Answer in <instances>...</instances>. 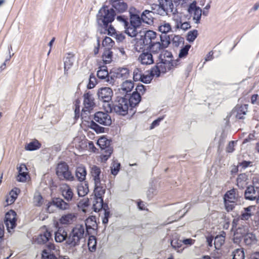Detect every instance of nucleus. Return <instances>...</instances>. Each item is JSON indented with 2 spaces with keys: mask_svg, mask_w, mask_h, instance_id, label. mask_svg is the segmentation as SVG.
Wrapping results in <instances>:
<instances>
[{
  "mask_svg": "<svg viewBox=\"0 0 259 259\" xmlns=\"http://www.w3.org/2000/svg\"><path fill=\"white\" fill-rule=\"evenodd\" d=\"M178 65V61L173 59L172 54L165 52L160 56V61L151 70L152 75L159 76L161 73H164Z\"/></svg>",
  "mask_w": 259,
  "mask_h": 259,
  "instance_id": "nucleus-1",
  "label": "nucleus"
},
{
  "mask_svg": "<svg viewBox=\"0 0 259 259\" xmlns=\"http://www.w3.org/2000/svg\"><path fill=\"white\" fill-rule=\"evenodd\" d=\"M84 234L85 230L83 225H76L69 234L66 243L71 247L78 245L80 240L83 239Z\"/></svg>",
  "mask_w": 259,
  "mask_h": 259,
  "instance_id": "nucleus-2",
  "label": "nucleus"
},
{
  "mask_svg": "<svg viewBox=\"0 0 259 259\" xmlns=\"http://www.w3.org/2000/svg\"><path fill=\"white\" fill-rule=\"evenodd\" d=\"M114 10L105 6L100 9L97 16L98 22L105 26L111 23L114 20Z\"/></svg>",
  "mask_w": 259,
  "mask_h": 259,
  "instance_id": "nucleus-3",
  "label": "nucleus"
},
{
  "mask_svg": "<svg viewBox=\"0 0 259 259\" xmlns=\"http://www.w3.org/2000/svg\"><path fill=\"white\" fill-rule=\"evenodd\" d=\"M239 198L237 192L234 189H231L226 192L224 196L223 200L225 209L227 211H231L235 208Z\"/></svg>",
  "mask_w": 259,
  "mask_h": 259,
  "instance_id": "nucleus-4",
  "label": "nucleus"
},
{
  "mask_svg": "<svg viewBox=\"0 0 259 259\" xmlns=\"http://www.w3.org/2000/svg\"><path fill=\"white\" fill-rule=\"evenodd\" d=\"M156 38V33L154 31L148 30L145 32L144 35H141L139 38L136 40V45L140 49L145 47L151 46Z\"/></svg>",
  "mask_w": 259,
  "mask_h": 259,
  "instance_id": "nucleus-5",
  "label": "nucleus"
},
{
  "mask_svg": "<svg viewBox=\"0 0 259 259\" xmlns=\"http://www.w3.org/2000/svg\"><path fill=\"white\" fill-rule=\"evenodd\" d=\"M128 104L125 97L118 96L114 103V110L117 114L125 115L128 111Z\"/></svg>",
  "mask_w": 259,
  "mask_h": 259,
  "instance_id": "nucleus-6",
  "label": "nucleus"
},
{
  "mask_svg": "<svg viewBox=\"0 0 259 259\" xmlns=\"http://www.w3.org/2000/svg\"><path fill=\"white\" fill-rule=\"evenodd\" d=\"M56 175L60 180L72 181L73 176L69 169L68 166L65 163H60L56 167Z\"/></svg>",
  "mask_w": 259,
  "mask_h": 259,
  "instance_id": "nucleus-7",
  "label": "nucleus"
},
{
  "mask_svg": "<svg viewBox=\"0 0 259 259\" xmlns=\"http://www.w3.org/2000/svg\"><path fill=\"white\" fill-rule=\"evenodd\" d=\"M245 195L246 199L259 202V180L254 181L253 185L247 188Z\"/></svg>",
  "mask_w": 259,
  "mask_h": 259,
  "instance_id": "nucleus-8",
  "label": "nucleus"
},
{
  "mask_svg": "<svg viewBox=\"0 0 259 259\" xmlns=\"http://www.w3.org/2000/svg\"><path fill=\"white\" fill-rule=\"evenodd\" d=\"M17 213L12 209L9 210L5 214L4 222L8 232H11L16 226Z\"/></svg>",
  "mask_w": 259,
  "mask_h": 259,
  "instance_id": "nucleus-9",
  "label": "nucleus"
},
{
  "mask_svg": "<svg viewBox=\"0 0 259 259\" xmlns=\"http://www.w3.org/2000/svg\"><path fill=\"white\" fill-rule=\"evenodd\" d=\"M17 169L18 170V174L16 177L17 182L25 183L30 181V177L25 164L20 163L17 166Z\"/></svg>",
  "mask_w": 259,
  "mask_h": 259,
  "instance_id": "nucleus-10",
  "label": "nucleus"
},
{
  "mask_svg": "<svg viewBox=\"0 0 259 259\" xmlns=\"http://www.w3.org/2000/svg\"><path fill=\"white\" fill-rule=\"evenodd\" d=\"M94 194L92 196V203L93 209L97 212L101 210L103 207V201L101 195L104 193L103 189H94Z\"/></svg>",
  "mask_w": 259,
  "mask_h": 259,
  "instance_id": "nucleus-11",
  "label": "nucleus"
},
{
  "mask_svg": "<svg viewBox=\"0 0 259 259\" xmlns=\"http://www.w3.org/2000/svg\"><path fill=\"white\" fill-rule=\"evenodd\" d=\"M188 12L195 23H199L202 11L201 9L196 5V2L194 1L190 4L188 8Z\"/></svg>",
  "mask_w": 259,
  "mask_h": 259,
  "instance_id": "nucleus-12",
  "label": "nucleus"
},
{
  "mask_svg": "<svg viewBox=\"0 0 259 259\" xmlns=\"http://www.w3.org/2000/svg\"><path fill=\"white\" fill-rule=\"evenodd\" d=\"M75 66V59L72 54H68L64 62V74L68 75L73 73Z\"/></svg>",
  "mask_w": 259,
  "mask_h": 259,
  "instance_id": "nucleus-13",
  "label": "nucleus"
},
{
  "mask_svg": "<svg viewBox=\"0 0 259 259\" xmlns=\"http://www.w3.org/2000/svg\"><path fill=\"white\" fill-rule=\"evenodd\" d=\"M95 105L94 99L89 93H86L83 95V106L81 109V114L89 113Z\"/></svg>",
  "mask_w": 259,
  "mask_h": 259,
  "instance_id": "nucleus-14",
  "label": "nucleus"
},
{
  "mask_svg": "<svg viewBox=\"0 0 259 259\" xmlns=\"http://www.w3.org/2000/svg\"><path fill=\"white\" fill-rule=\"evenodd\" d=\"M112 96L113 92L110 88H102L97 92L98 99L104 102H108L111 101Z\"/></svg>",
  "mask_w": 259,
  "mask_h": 259,
  "instance_id": "nucleus-15",
  "label": "nucleus"
},
{
  "mask_svg": "<svg viewBox=\"0 0 259 259\" xmlns=\"http://www.w3.org/2000/svg\"><path fill=\"white\" fill-rule=\"evenodd\" d=\"M20 190L18 188H13L5 197L4 206H8L13 204L16 200Z\"/></svg>",
  "mask_w": 259,
  "mask_h": 259,
  "instance_id": "nucleus-16",
  "label": "nucleus"
},
{
  "mask_svg": "<svg viewBox=\"0 0 259 259\" xmlns=\"http://www.w3.org/2000/svg\"><path fill=\"white\" fill-rule=\"evenodd\" d=\"M56 207L61 209H67L69 208V205L65 202L63 200L59 198H56L53 199L52 201L49 203L48 206V210L50 212H53V207Z\"/></svg>",
  "mask_w": 259,
  "mask_h": 259,
  "instance_id": "nucleus-17",
  "label": "nucleus"
},
{
  "mask_svg": "<svg viewBox=\"0 0 259 259\" xmlns=\"http://www.w3.org/2000/svg\"><path fill=\"white\" fill-rule=\"evenodd\" d=\"M94 120L97 122L105 126L111 124V119L109 115L105 112H98L94 115Z\"/></svg>",
  "mask_w": 259,
  "mask_h": 259,
  "instance_id": "nucleus-18",
  "label": "nucleus"
},
{
  "mask_svg": "<svg viewBox=\"0 0 259 259\" xmlns=\"http://www.w3.org/2000/svg\"><path fill=\"white\" fill-rule=\"evenodd\" d=\"M55 250V246L53 244L48 245L41 252V259H60L54 254V251Z\"/></svg>",
  "mask_w": 259,
  "mask_h": 259,
  "instance_id": "nucleus-19",
  "label": "nucleus"
},
{
  "mask_svg": "<svg viewBox=\"0 0 259 259\" xmlns=\"http://www.w3.org/2000/svg\"><path fill=\"white\" fill-rule=\"evenodd\" d=\"M91 175L94 182L95 189H102L100 187L101 180V170L100 168L96 166H93L91 170Z\"/></svg>",
  "mask_w": 259,
  "mask_h": 259,
  "instance_id": "nucleus-20",
  "label": "nucleus"
},
{
  "mask_svg": "<svg viewBox=\"0 0 259 259\" xmlns=\"http://www.w3.org/2000/svg\"><path fill=\"white\" fill-rule=\"evenodd\" d=\"M256 210V207L254 205H250L244 208L241 212V219L244 221L249 220L253 215H254Z\"/></svg>",
  "mask_w": 259,
  "mask_h": 259,
  "instance_id": "nucleus-21",
  "label": "nucleus"
},
{
  "mask_svg": "<svg viewBox=\"0 0 259 259\" xmlns=\"http://www.w3.org/2000/svg\"><path fill=\"white\" fill-rule=\"evenodd\" d=\"M160 8L164 13L168 15L174 12V5L172 0H158Z\"/></svg>",
  "mask_w": 259,
  "mask_h": 259,
  "instance_id": "nucleus-22",
  "label": "nucleus"
},
{
  "mask_svg": "<svg viewBox=\"0 0 259 259\" xmlns=\"http://www.w3.org/2000/svg\"><path fill=\"white\" fill-rule=\"evenodd\" d=\"M248 229L247 227H239L234 232L233 241L235 243H239L241 239L247 234Z\"/></svg>",
  "mask_w": 259,
  "mask_h": 259,
  "instance_id": "nucleus-23",
  "label": "nucleus"
},
{
  "mask_svg": "<svg viewBox=\"0 0 259 259\" xmlns=\"http://www.w3.org/2000/svg\"><path fill=\"white\" fill-rule=\"evenodd\" d=\"M130 24L135 27H139L141 24V20L138 13H136L135 9H130Z\"/></svg>",
  "mask_w": 259,
  "mask_h": 259,
  "instance_id": "nucleus-24",
  "label": "nucleus"
},
{
  "mask_svg": "<svg viewBox=\"0 0 259 259\" xmlns=\"http://www.w3.org/2000/svg\"><path fill=\"white\" fill-rule=\"evenodd\" d=\"M79 146L82 151H87L90 153H95L97 151L94 143L91 141H82Z\"/></svg>",
  "mask_w": 259,
  "mask_h": 259,
  "instance_id": "nucleus-25",
  "label": "nucleus"
},
{
  "mask_svg": "<svg viewBox=\"0 0 259 259\" xmlns=\"http://www.w3.org/2000/svg\"><path fill=\"white\" fill-rule=\"evenodd\" d=\"M134 88V83L132 81L126 80L122 82L119 89L120 93L126 95L130 93Z\"/></svg>",
  "mask_w": 259,
  "mask_h": 259,
  "instance_id": "nucleus-26",
  "label": "nucleus"
},
{
  "mask_svg": "<svg viewBox=\"0 0 259 259\" xmlns=\"http://www.w3.org/2000/svg\"><path fill=\"white\" fill-rule=\"evenodd\" d=\"M61 191L62 196L67 201H70L73 196V193L70 187L66 185L63 184L61 187Z\"/></svg>",
  "mask_w": 259,
  "mask_h": 259,
  "instance_id": "nucleus-27",
  "label": "nucleus"
},
{
  "mask_svg": "<svg viewBox=\"0 0 259 259\" xmlns=\"http://www.w3.org/2000/svg\"><path fill=\"white\" fill-rule=\"evenodd\" d=\"M76 220V217L74 214L68 213L62 215L59 219V223L61 225H69Z\"/></svg>",
  "mask_w": 259,
  "mask_h": 259,
  "instance_id": "nucleus-28",
  "label": "nucleus"
},
{
  "mask_svg": "<svg viewBox=\"0 0 259 259\" xmlns=\"http://www.w3.org/2000/svg\"><path fill=\"white\" fill-rule=\"evenodd\" d=\"M75 174L78 181L80 182L84 181L87 176L85 167L82 165L78 166L75 170Z\"/></svg>",
  "mask_w": 259,
  "mask_h": 259,
  "instance_id": "nucleus-29",
  "label": "nucleus"
},
{
  "mask_svg": "<svg viewBox=\"0 0 259 259\" xmlns=\"http://www.w3.org/2000/svg\"><path fill=\"white\" fill-rule=\"evenodd\" d=\"M97 145L102 150L112 149L110 147V141L105 137H101L97 141Z\"/></svg>",
  "mask_w": 259,
  "mask_h": 259,
  "instance_id": "nucleus-30",
  "label": "nucleus"
},
{
  "mask_svg": "<svg viewBox=\"0 0 259 259\" xmlns=\"http://www.w3.org/2000/svg\"><path fill=\"white\" fill-rule=\"evenodd\" d=\"M67 237V233L63 229H59L55 233V240L56 242L61 243L65 241Z\"/></svg>",
  "mask_w": 259,
  "mask_h": 259,
  "instance_id": "nucleus-31",
  "label": "nucleus"
},
{
  "mask_svg": "<svg viewBox=\"0 0 259 259\" xmlns=\"http://www.w3.org/2000/svg\"><path fill=\"white\" fill-rule=\"evenodd\" d=\"M141 63L144 65H150L153 63L152 55L149 53H143L139 57Z\"/></svg>",
  "mask_w": 259,
  "mask_h": 259,
  "instance_id": "nucleus-32",
  "label": "nucleus"
},
{
  "mask_svg": "<svg viewBox=\"0 0 259 259\" xmlns=\"http://www.w3.org/2000/svg\"><path fill=\"white\" fill-rule=\"evenodd\" d=\"M41 144L37 140H33L26 144L24 146V149L26 151H33L40 149Z\"/></svg>",
  "mask_w": 259,
  "mask_h": 259,
  "instance_id": "nucleus-33",
  "label": "nucleus"
},
{
  "mask_svg": "<svg viewBox=\"0 0 259 259\" xmlns=\"http://www.w3.org/2000/svg\"><path fill=\"white\" fill-rule=\"evenodd\" d=\"M141 95L137 92H134L129 98V103L131 106L135 107L141 101Z\"/></svg>",
  "mask_w": 259,
  "mask_h": 259,
  "instance_id": "nucleus-34",
  "label": "nucleus"
},
{
  "mask_svg": "<svg viewBox=\"0 0 259 259\" xmlns=\"http://www.w3.org/2000/svg\"><path fill=\"white\" fill-rule=\"evenodd\" d=\"M77 191L78 196H84L89 191L88 184L85 182L80 183L77 186Z\"/></svg>",
  "mask_w": 259,
  "mask_h": 259,
  "instance_id": "nucleus-35",
  "label": "nucleus"
},
{
  "mask_svg": "<svg viewBox=\"0 0 259 259\" xmlns=\"http://www.w3.org/2000/svg\"><path fill=\"white\" fill-rule=\"evenodd\" d=\"M153 12L149 10H145L142 15L143 21L147 24H150L153 22Z\"/></svg>",
  "mask_w": 259,
  "mask_h": 259,
  "instance_id": "nucleus-36",
  "label": "nucleus"
},
{
  "mask_svg": "<svg viewBox=\"0 0 259 259\" xmlns=\"http://www.w3.org/2000/svg\"><path fill=\"white\" fill-rule=\"evenodd\" d=\"M51 237V233L48 231H46L43 233L39 235L37 238V241L39 243L45 244L49 241Z\"/></svg>",
  "mask_w": 259,
  "mask_h": 259,
  "instance_id": "nucleus-37",
  "label": "nucleus"
},
{
  "mask_svg": "<svg viewBox=\"0 0 259 259\" xmlns=\"http://www.w3.org/2000/svg\"><path fill=\"white\" fill-rule=\"evenodd\" d=\"M113 7L118 13H123L127 9V5L123 2L112 4Z\"/></svg>",
  "mask_w": 259,
  "mask_h": 259,
  "instance_id": "nucleus-38",
  "label": "nucleus"
},
{
  "mask_svg": "<svg viewBox=\"0 0 259 259\" xmlns=\"http://www.w3.org/2000/svg\"><path fill=\"white\" fill-rule=\"evenodd\" d=\"M225 235L223 233L220 235L217 236L214 240V245L216 249H219L225 242Z\"/></svg>",
  "mask_w": 259,
  "mask_h": 259,
  "instance_id": "nucleus-39",
  "label": "nucleus"
},
{
  "mask_svg": "<svg viewBox=\"0 0 259 259\" xmlns=\"http://www.w3.org/2000/svg\"><path fill=\"white\" fill-rule=\"evenodd\" d=\"M232 259H245V252L243 248H237L232 252Z\"/></svg>",
  "mask_w": 259,
  "mask_h": 259,
  "instance_id": "nucleus-40",
  "label": "nucleus"
},
{
  "mask_svg": "<svg viewBox=\"0 0 259 259\" xmlns=\"http://www.w3.org/2000/svg\"><path fill=\"white\" fill-rule=\"evenodd\" d=\"M124 28L125 29V32L131 37H135L138 34L137 29L138 27H135L130 24V25H127V26L124 27Z\"/></svg>",
  "mask_w": 259,
  "mask_h": 259,
  "instance_id": "nucleus-41",
  "label": "nucleus"
},
{
  "mask_svg": "<svg viewBox=\"0 0 259 259\" xmlns=\"http://www.w3.org/2000/svg\"><path fill=\"white\" fill-rule=\"evenodd\" d=\"M88 246L90 251L93 252L95 251L97 246V240L93 236H90L88 239Z\"/></svg>",
  "mask_w": 259,
  "mask_h": 259,
  "instance_id": "nucleus-42",
  "label": "nucleus"
},
{
  "mask_svg": "<svg viewBox=\"0 0 259 259\" xmlns=\"http://www.w3.org/2000/svg\"><path fill=\"white\" fill-rule=\"evenodd\" d=\"M247 112V107L246 106H241L236 109V116L239 119L242 118Z\"/></svg>",
  "mask_w": 259,
  "mask_h": 259,
  "instance_id": "nucleus-43",
  "label": "nucleus"
},
{
  "mask_svg": "<svg viewBox=\"0 0 259 259\" xmlns=\"http://www.w3.org/2000/svg\"><path fill=\"white\" fill-rule=\"evenodd\" d=\"M32 203L34 205L37 206H39L42 204V198L39 193L37 192L34 194L32 199Z\"/></svg>",
  "mask_w": 259,
  "mask_h": 259,
  "instance_id": "nucleus-44",
  "label": "nucleus"
},
{
  "mask_svg": "<svg viewBox=\"0 0 259 259\" xmlns=\"http://www.w3.org/2000/svg\"><path fill=\"white\" fill-rule=\"evenodd\" d=\"M171 30V27L169 23L163 22L158 27V30L162 33H167Z\"/></svg>",
  "mask_w": 259,
  "mask_h": 259,
  "instance_id": "nucleus-45",
  "label": "nucleus"
},
{
  "mask_svg": "<svg viewBox=\"0 0 259 259\" xmlns=\"http://www.w3.org/2000/svg\"><path fill=\"white\" fill-rule=\"evenodd\" d=\"M97 76L101 79H104L108 76V72L106 67H101L97 71Z\"/></svg>",
  "mask_w": 259,
  "mask_h": 259,
  "instance_id": "nucleus-46",
  "label": "nucleus"
},
{
  "mask_svg": "<svg viewBox=\"0 0 259 259\" xmlns=\"http://www.w3.org/2000/svg\"><path fill=\"white\" fill-rule=\"evenodd\" d=\"M244 241L247 245H251L256 241V238L254 235L252 233H248L245 236Z\"/></svg>",
  "mask_w": 259,
  "mask_h": 259,
  "instance_id": "nucleus-47",
  "label": "nucleus"
},
{
  "mask_svg": "<svg viewBox=\"0 0 259 259\" xmlns=\"http://www.w3.org/2000/svg\"><path fill=\"white\" fill-rule=\"evenodd\" d=\"M112 149H108L100 154V159L101 162L106 161L111 156L112 153Z\"/></svg>",
  "mask_w": 259,
  "mask_h": 259,
  "instance_id": "nucleus-48",
  "label": "nucleus"
},
{
  "mask_svg": "<svg viewBox=\"0 0 259 259\" xmlns=\"http://www.w3.org/2000/svg\"><path fill=\"white\" fill-rule=\"evenodd\" d=\"M102 58L105 63L110 62L112 59V52L109 50H106L103 54Z\"/></svg>",
  "mask_w": 259,
  "mask_h": 259,
  "instance_id": "nucleus-49",
  "label": "nucleus"
},
{
  "mask_svg": "<svg viewBox=\"0 0 259 259\" xmlns=\"http://www.w3.org/2000/svg\"><path fill=\"white\" fill-rule=\"evenodd\" d=\"M197 31L193 30L189 31L187 35V40L189 42H193L197 36Z\"/></svg>",
  "mask_w": 259,
  "mask_h": 259,
  "instance_id": "nucleus-50",
  "label": "nucleus"
},
{
  "mask_svg": "<svg viewBox=\"0 0 259 259\" xmlns=\"http://www.w3.org/2000/svg\"><path fill=\"white\" fill-rule=\"evenodd\" d=\"M113 42L111 38L106 37L102 42V45L106 49L109 50L111 47L113 46Z\"/></svg>",
  "mask_w": 259,
  "mask_h": 259,
  "instance_id": "nucleus-51",
  "label": "nucleus"
},
{
  "mask_svg": "<svg viewBox=\"0 0 259 259\" xmlns=\"http://www.w3.org/2000/svg\"><path fill=\"white\" fill-rule=\"evenodd\" d=\"M152 74H147L141 75L140 80L144 83H149L152 80Z\"/></svg>",
  "mask_w": 259,
  "mask_h": 259,
  "instance_id": "nucleus-52",
  "label": "nucleus"
},
{
  "mask_svg": "<svg viewBox=\"0 0 259 259\" xmlns=\"http://www.w3.org/2000/svg\"><path fill=\"white\" fill-rule=\"evenodd\" d=\"M89 202L88 199H84L80 201L78 204V206L80 208L83 212L86 211V208L89 206Z\"/></svg>",
  "mask_w": 259,
  "mask_h": 259,
  "instance_id": "nucleus-53",
  "label": "nucleus"
},
{
  "mask_svg": "<svg viewBox=\"0 0 259 259\" xmlns=\"http://www.w3.org/2000/svg\"><path fill=\"white\" fill-rule=\"evenodd\" d=\"M190 48V46L187 45L185 46L183 48H182L179 53V57L183 58L185 57L187 54L188 51Z\"/></svg>",
  "mask_w": 259,
  "mask_h": 259,
  "instance_id": "nucleus-54",
  "label": "nucleus"
},
{
  "mask_svg": "<svg viewBox=\"0 0 259 259\" xmlns=\"http://www.w3.org/2000/svg\"><path fill=\"white\" fill-rule=\"evenodd\" d=\"M177 27L178 28H181L183 30H186L190 27V25L188 22L181 23V22L177 21Z\"/></svg>",
  "mask_w": 259,
  "mask_h": 259,
  "instance_id": "nucleus-55",
  "label": "nucleus"
},
{
  "mask_svg": "<svg viewBox=\"0 0 259 259\" xmlns=\"http://www.w3.org/2000/svg\"><path fill=\"white\" fill-rule=\"evenodd\" d=\"M120 169V164L114 163L111 168V174L114 176L116 175Z\"/></svg>",
  "mask_w": 259,
  "mask_h": 259,
  "instance_id": "nucleus-56",
  "label": "nucleus"
},
{
  "mask_svg": "<svg viewBox=\"0 0 259 259\" xmlns=\"http://www.w3.org/2000/svg\"><path fill=\"white\" fill-rule=\"evenodd\" d=\"M87 225L90 228H94L96 226V223L94 218H89L87 220Z\"/></svg>",
  "mask_w": 259,
  "mask_h": 259,
  "instance_id": "nucleus-57",
  "label": "nucleus"
},
{
  "mask_svg": "<svg viewBox=\"0 0 259 259\" xmlns=\"http://www.w3.org/2000/svg\"><path fill=\"white\" fill-rule=\"evenodd\" d=\"M146 89L145 87L143 84H139L136 88L135 92H137L140 94H144L145 92Z\"/></svg>",
  "mask_w": 259,
  "mask_h": 259,
  "instance_id": "nucleus-58",
  "label": "nucleus"
},
{
  "mask_svg": "<svg viewBox=\"0 0 259 259\" xmlns=\"http://www.w3.org/2000/svg\"><path fill=\"white\" fill-rule=\"evenodd\" d=\"M182 242L184 245L190 246L194 243L195 240L191 238H185L182 241Z\"/></svg>",
  "mask_w": 259,
  "mask_h": 259,
  "instance_id": "nucleus-59",
  "label": "nucleus"
},
{
  "mask_svg": "<svg viewBox=\"0 0 259 259\" xmlns=\"http://www.w3.org/2000/svg\"><path fill=\"white\" fill-rule=\"evenodd\" d=\"M253 221L257 225H259V208L256 207V210L253 217Z\"/></svg>",
  "mask_w": 259,
  "mask_h": 259,
  "instance_id": "nucleus-60",
  "label": "nucleus"
},
{
  "mask_svg": "<svg viewBox=\"0 0 259 259\" xmlns=\"http://www.w3.org/2000/svg\"><path fill=\"white\" fill-rule=\"evenodd\" d=\"M107 34L111 36H114L115 34H116V31L113 27L110 26L107 30Z\"/></svg>",
  "mask_w": 259,
  "mask_h": 259,
  "instance_id": "nucleus-61",
  "label": "nucleus"
},
{
  "mask_svg": "<svg viewBox=\"0 0 259 259\" xmlns=\"http://www.w3.org/2000/svg\"><path fill=\"white\" fill-rule=\"evenodd\" d=\"M113 37L119 42L123 41L124 39V36L122 33H116Z\"/></svg>",
  "mask_w": 259,
  "mask_h": 259,
  "instance_id": "nucleus-62",
  "label": "nucleus"
},
{
  "mask_svg": "<svg viewBox=\"0 0 259 259\" xmlns=\"http://www.w3.org/2000/svg\"><path fill=\"white\" fill-rule=\"evenodd\" d=\"M171 245L174 248H179L181 246V241L179 242L178 240H172L171 241Z\"/></svg>",
  "mask_w": 259,
  "mask_h": 259,
  "instance_id": "nucleus-63",
  "label": "nucleus"
},
{
  "mask_svg": "<svg viewBox=\"0 0 259 259\" xmlns=\"http://www.w3.org/2000/svg\"><path fill=\"white\" fill-rule=\"evenodd\" d=\"M95 78L94 77H90L89 82L88 84V88L89 89H92L93 88L95 85Z\"/></svg>",
  "mask_w": 259,
  "mask_h": 259,
  "instance_id": "nucleus-64",
  "label": "nucleus"
}]
</instances>
